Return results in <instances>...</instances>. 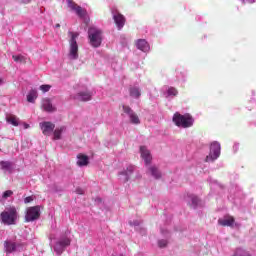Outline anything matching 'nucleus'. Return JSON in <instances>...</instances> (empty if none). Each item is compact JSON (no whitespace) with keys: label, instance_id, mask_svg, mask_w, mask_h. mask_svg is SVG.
<instances>
[{"label":"nucleus","instance_id":"nucleus-13","mask_svg":"<svg viewBox=\"0 0 256 256\" xmlns=\"http://www.w3.org/2000/svg\"><path fill=\"white\" fill-rule=\"evenodd\" d=\"M113 19L118 31H121L125 27V16L119 12H113Z\"/></svg>","mask_w":256,"mask_h":256},{"label":"nucleus","instance_id":"nucleus-3","mask_svg":"<svg viewBox=\"0 0 256 256\" xmlns=\"http://www.w3.org/2000/svg\"><path fill=\"white\" fill-rule=\"evenodd\" d=\"M172 121L176 127H180L181 129H189V127H193V124L195 123V119L191 114L186 113L183 115L179 112H176L173 115Z\"/></svg>","mask_w":256,"mask_h":256},{"label":"nucleus","instance_id":"nucleus-9","mask_svg":"<svg viewBox=\"0 0 256 256\" xmlns=\"http://www.w3.org/2000/svg\"><path fill=\"white\" fill-rule=\"evenodd\" d=\"M68 9L75 13L80 19H85L87 17V10H85L83 7L77 5L73 0H66Z\"/></svg>","mask_w":256,"mask_h":256},{"label":"nucleus","instance_id":"nucleus-14","mask_svg":"<svg viewBox=\"0 0 256 256\" xmlns=\"http://www.w3.org/2000/svg\"><path fill=\"white\" fill-rule=\"evenodd\" d=\"M140 155H141L145 165H150L151 164L153 156H151V151H149V149H147L146 146H141L140 147Z\"/></svg>","mask_w":256,"mask_h":256},{"label":"nucleus","instance_id":"nucleus-7","mask_svg":"<svg viewBox=\"0 0 256 256\" xmlns=\"http://www.w3.org/2000/svg\"><path fill=\"white\" fill-rule=\"evenodd\" d=\"M4 249L7 255L10 253H19L25 249V245L21 242H15L13 240H6L4 242Z\"/></svg>","mask_w":256,"mask_h":256},{"label":"nucleus","instance_id":"nucleus-42","mask_svg":"<svg viewBox=\"0 0 256 256\" xmlns=\"http://www.w3.org/2000/svg\"><path fill=\"white\" fill-rule=\"evenodd\" d=\"M161 233H162L163 235H165V232H164L163 230H161Z\"/></svg>","mask_w":256,"mask_h":256},{"label":"nucleus","instance_id":"nucleus-15","mask_svg":"<svg viewBox=\"0 0 256 256\" xmlns=\"http://www.w3.org/2000/svg\"><path fill=\"white\" fill-rule=\"evenodd\" d=\"M123 111L129 115L130 121L133 123V125H139L141 123L139 116H137V114H135L129 106H123Z\"/></svg>","mask_w":256,"mask_h":256},{"label":"nucleus","instance_id":"nucleus-20","mask_svg":"<svg viewBox=\"0 0 256 256\" xmlns=\"http://www.w3.org/2000/svg\"><path fill=\"white\" fill-rule=\"evenodd\" d=\"M219 225L222 227H231L235 223V219L231 216L224 217L218 220Z\"/></svg>","mask_w":256,"mask_h":256},{"label":"nucleus","instance_id":"nucleus-21","mask_svg":"<svg viewBox=\"0 0 256 256\" xmlns=\"http://www.w3.org/2000/svg\"><path fill=\"white\" fill-rule=\"evenodd\" d=\"M130 97L139 99L141 97V89L138 86H131L129 89Z\"/></svg>","mask_w":256,"mask_h":256},{"label":"nucleus","instance_id":"nucleus-35","mask_svg":"<svg viewBox=\"0 0 256 256\" xmlns=\"http://www.w3.org/2000/svg\"><path fill=\"white\" fill-rule=\"evenodd\" d=\"M31 201H33L32 196H28L24 199V203H31Z\"/></svg>","mask_w":256,"mask_h":256},{"label":"nucleus","instance_id":"nucleus-32","mask_svg":"<svg viewBox=\"0 0 256 256\" xmlns=\"http://www.w3.org/2000/svg\"><path fill=\"white\" fill-rule=\"evenodd\" d=\"M242 5H253L256 3V0H239Z\"/></svg>","mask_w":256,"mask_h":256},{"label":"nucleus","instance_id":"nucleus-24","mask_svg":"<svg viewBox=\"0 0 256 256\" xmlns=\"http://www.w3.org/2000/svg\"><path fill=\"white\" fill-rule=\"evenodd\" d=\"M179 95V91L175 87H168L166 89V97L169 99H173V97H177Z\"/></svg>","mask_w":256,"mask_h":256},{"label":"nucleus","instance_id":"nucleus-37","mask_svg":"<svg viewBox=\"0 0 256 256\" xmlns=\"http://www.w3.org/2000/svg\"><path fill=\"white\" fill-rule=\"evenodd\" d=\"M233 150L234 151H239V143H234Z\"/></svg>","mask_w":256,"mask_h":256},{"label":"nucleus","instance_id":"nucleus-18","mask_svg":"<svg viewBox=\"0 0 256 256\" xmlns=\"http://www.w3.org/2000/svg\"><path fill=\"white\" fill-rule=\"evenodd\" d=\"M42 109L47 113H53V111H56L55 106H53V103H51V100L48 98L42 100Z\"/></svg>","mask_w":256,"mask_h":256},{"label":"nucleus","instance_id":"nucleus-27","mask_svg":"<svg viewBox=\"0 0 256 256\" xmlns=\"http://www.w3.org/2000/svg\"><path fill=\"white\" fill-rule=\"evenodd\" d=\"M0 166L3 171H11L13 168V163L10 161H0Z\"/></svg>","mask_w":256,"mask_h":256},{"label":"nucleus","instance_id":"nucleus-36","mask_svg":"<svg viewBox=\"0 0 256 256\" xmlns=\"http://www.w3.org/2000/svg\"><path fill=\"white\" fill-rule=\"evenodd\" d=\"M129 223H130V225H133L134 227H138V225H139V220L130 221Z\"/></svg>","mask_w":256,"mask_h":256},{"label":"nucleus","instance_id":"nucleus-19","mask_svg":"<svg viewBox=\"0 0 256 256\" xmlns=\"http://www.w3.org/2000/svg\"><path fill=\"white\" fill-rule=\"evenodd\" d=\"M148 175H151L154 177V179H161V171H159V168L157 166H149L147 170Z\"/></svg>","mask_w":256,"mask_h":256},{"label":"nucleus","instance_id":"nucleus-39","mask_svg":"<svg viewBox=\"0 0 256 256\" xmlns=\"http://www.w3.org/2000/svg\"><path fill=\"white\" fill-rule=\"evenodd\" d=\"M24 129H29V124H24Z\"/></svg>","mask_w":256,"mask_h":256},{"label":"nucleus","instance_id":"nucleus-40","mask_svg":"<svg viewBox=\"0 0 256 256\" xmlns=\"http://www.w3.org/2000/svg\"><path fill=\"white\" fill-rule=\"evenodd\" d=\"M0 85H3V77L0 76Z\"/></svg>","mask_w":256,"mask_h":256},{"label":"nucleus","instance_id":"nucleus-30","mask_svg":"<svg viewBox=\"0 0 256 256\" xmlns=\"http://www.w3.org/2000/svg\"><path fill=\"white\" fill-rule=\"evenodd\" d=\"M12 59L15 63H25V61H27V58L23 55H13Z\"/></svg>","mask_w":256,"mask_h":256},{"label":"nucleus","instance_id":"nucleus-38","mask_svg":"<svg viewBox=\"0 0 256 256\" xmlns=\"http://www.w3.org/2000/svg\"><path fill=\"white\" fill-rule=\"evenodd\" d=\"M22 3H25V4L31 3V0H22Z\"/></svg>","mask_w":256,"mask_h":256},{"label":"nucleus","instance_id":"nucleus-12","mask_svg":"<svg viewBox=\"0 0 256 256\" xmlns=\"http://www.w3.org/2000/svg\"><path fill=\"white\" fill-rule=\"evenodd\" d=\"M134 171H135V166H132V165L128 166L126 170L118 174L119 180L122 183H127V181L131 179V175H133Z\"/></svg>","mask_w":256,"mask_h":256},{"label":"nucleus","instance_id":"nucleus-6","mask_svg":"<svg viewBox=\"0 0 256 256\" xmlns=\"http://www.w3.org/2000/svg\"><path fill=\"white\" fill-rule=\"evenodd\" d=\"M91 97H93V92L87 88V85H79L78 93L73 96V99L76 101H91Z\"/></svg>","mask_w":256,"mask_h":256},{"label":"nucleus","instance_id":"nucleus-17","mask_svg":"<svg viewBox=\"0 0 256 256\" xmlns=\"http://www.w3.org/2000/svg\"><path fill=\"white\" fill-rule=\"evenodd\" d=\"M186 201L188 202V205H190V207H192L193 209H197V207L201 205V200L194 194H188Z\"/></svg>","mask_w":256,"mask_h":256},{"label":"nucleus","instance_id":"nucleus-26","mask_svg":"<svg viewBox=\"0 0 256 256\" xmlns=\"http://www.w3.org/2000/svg\"><path fill=\"white\" fill-rule=\"evenodd\" d=\"M37 97H38L37 90L35 89L30 90L27 94L28 103H35V101L37 100Z\"/></svg>","mask_w":256,"mask_h":256},{"label":"nucleus","instance_id":"nucleus-4","mask_svg":"<svg viewBox=\"0 0 256 256\" xmlns=\"http://www.w3.org/2000/svg\"><path fill=\"white\" fill-rule=\"evenodd\" d=\"M16 221H17V209H15V207L6 208L0 214V222L3 223V225H15Z\"/></svg>","mask_w":256,"mask_h":256},{"label":"nucleus","instance_id":"nucleus-10","mask_svg":"<svg viewBox=\"0 0 256 256\" xmlns=\"http://www.w3.org/2000/svg\"><path fill=\"white\" fill-rule=\"evenodd\" d=\"M41 215V208L39 206L29 207L26 210L25 219L27 223H31L32 221H36L38 217Z\"/></svg>","mask_w":256,"mask_h":256},{"label":"nucleus","instance_id":"nucleus-2","mask_svg":"<svg viewBox=\"0 0 256 256\" xmlns=\"http://www.w3.org/2000/svg\"><path fill=\"white\" fill-rule=\"evenodd\" d=\"M103 29L97 26H91L88 28V43L94 49H98V47L103 43Z\"/></svg>","mask_w":256,"mask_h":256},{"label":"nucleus","instance_id":"nucleus-33","mask_svg":"<svg viewBox=\"0 0 256 256\" xmlns=\"http://www.w3.org/2000/svg\"><path fill=\"white\" fill-rule=\"evenodd\" d=\"M158 245L159 247L163 248V247H167V240L162 239L158 241Z\"/></svg>","mask_w":256,"mask_h":256},{"label":"nucleus","instance_id":"nucleus-25","mask_svg":"<svg viewBox=\"0 0 256 256\" xmlns=\"http://www.w3.org/2000/svg\"><path fill=\"white\" fill-rule=\"evenodd\" d=\"M6 121L10 125H13L14 127H19V118L15 115H7L6 116Z\"/></svg>","mask_w":256,"mask_h":256},{"label":"nucleus","instance_id":"nucleus-34","mask_svg":"<svg viewBox=\"0 0 256 256\" xmlns=\"http://www.w3.org/2000/svg\"><path fill=\"white\" fill-rule=\"evenodd\" d=\"M76 193H77L78 195H83V193H85V190H83L82 188H77V189H76Z\"/></svg>","mask_w":256,"mask_h":256},{"label":"nucleus","instance_id":"nucleus-22","mask_svg":"<svg viewBox=\"0 0 256 256\" xmlns=\"http://www.w3.org/2000/svg\"><path fill=\"white\" fill-rule=\"evenodd\" d=\"M175 81H177L178 83H185V81H187V74L183 71L176 70Z\"/></svg>","mask_w":256,"mask_h":256},{"label":"nucleus","instance_id":"nucleus-11","mask_svg":"<svg viewBox=\"0 0 256 256\" xmlns=\"http://www.w3.org/2000/svg\"><path fill=\"white\" fill-rule=\"evenodd\" d=\"M40 129L46 137H49L53 134V131H55V125L52 122L44 121L40 122Z\"/></svg>","mask_w":256,"mask_h":256},{"label":"nucleus","instance_id":"nucleus-8","mask_svg":"<svg viewBox=\"0 0 256 256\" xmlns=\"http://www.w3.org/2000/svg\"><path fill=\"white\" fill-rule=\"evenodd\" d=\"M69 245H71V239L67 236H62L55 242L53 250L56 254L61 255Z\"/></svg>","mask_w":256,"mask_h":256},{"label":"nucleus","instance_id":"nucleus-29","mask_svg":"<svg viewBox=\"0 0 256 256\" xmlns=\"http://www.w3.org/2000/svg\"><path fill=\"white\" fill-rule=\"evenodd\" d=\"M12 196H13L12 190H7L3 192L2 197L0 198V203H2V205H5V200L9 199V197H12Z\"/></svg>","mask_w":256,"mask_h":256},{"label":"nucleus","instance_id":"nucleus-23","mask_svg":"<svg viewBox=\"0 0 256 256\" xmlns=\"http://www.w3.org/2000/svg\"><path fill=\"white\" fill-rule=\"evenodd\" d=\"M77 165L79 167H85V165H89V157L83 155V154H79L77 156Z\"/></svg>","mask_w":256,"mask_h":256},{"label":"nucleus","instance_id":"nucleus-5","mask_svg":"<svg viewBox=\"0 0 256 256\" xmlns=\"http://www.w3.org/2000/svg\"><path fill=\"white\" fill-rule=\"evenodd\" d=\"M219 157H221V143L214 141L210 144V152L209 155L206 156V162L213 163V161H217Z\"/></svg>","mask_w":256,"mask_h":256},{"label":"nucleus","instance_id":"nucleus-28","mask_svg":"<svg viewBox=\"0 0 256 256\" xmlns=\"http://www.w3.org/2000/svg\"><path fill=\"white\" fill-rule=\"evenodd\" d=\"M65 130V126H61L59 128H56L53 132L54 135V140L58 141V139H61V135L63 133V131Z\"/></svg>","mask_w":256,"mask_h":256},{"label":"nucleus","instance_id":"nucleus-1","mask_svg":"<svg viewBox=\"0 0 256 256\" xmlns=\"http://www.w3.org/2000/svg\"><path fill=\"white\" fill-rule=\"evenodd\" d=\"M68 37V59L71 61H77V59H79V44L77 43L79 33L69 31Z\"/></svg>","mask_w":256,"mask_h":256},{"label":"nucleus","instance_id":"nucleus-31","mask_svg":"<svg viewBox=\"0 0 256 256\" xmlns=\"http://www.w3.org/2000/svg\"><path fill=\"white\" fill-rule=\"evenodd\" d=\"M50 90H51V85L49 84H44L40 86V91H42V93H49Z\"/></svg>","mask_w":256,"mask_h":256},{"label":"nucleus","instance_id":"nucleus-43","mask_svg":"<svg viewBox=\"0 0 256 256\" xmlns=\"http://www.w3.org/2000/svg\"><path fill=\"white\" fill-rule=\"evenodd\" d=\"M120 256H123V254H121Z\"/></svg>","mask_w":256,"mask_h":256},{"label":"nucleus","instance_id":"nucleus-41","mask_svg":"<svg viewBox=\"0 0 256 256\" xmlns=\"http://www.w3.org/2000/svg\"><path fill=\"white\" fill-rule=\"evenodd\" d=\"M59 27H61V24H56V25H55V28H56V29H59Z\"/></svg>","mask_w":256,"mask_h":256},{"label":"nucleus","instance_id":"nucleus-16","mask_svg":"<svg viewBox=\"0 0 256 256\" xmlns=\"http://www.w3.org/2000/svg\"><path fill=\"white\" fill-rule=\"evenodd\" d=\"M136 48L142 51V53H149V51H151V46L145 39H138L136 41Z\"/></svg>","mask_w":256,"mask_h":256}]
</instances>
